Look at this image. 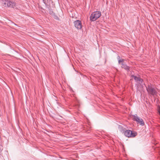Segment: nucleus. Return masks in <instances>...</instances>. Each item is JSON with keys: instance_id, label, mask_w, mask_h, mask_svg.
Returning <instances> with one entry per match:
<instances>
[{"instance_id": "obj_1", "label": "nucleus", "mask_w": 160, "mask_h": 160, "mask_svg": "<svg viewBox=\"0 0 160 160\" xmlns=\"http://www.w3.org/2000/svg\"><path fill=\"white\" fill-rule=\"evenodd\" d=\"M2 3L5 7L14 8L16 6V3L15 2L10 0H3Z\"/></svg>"}, {"instance_id": "obj_2", "label": "nucleus", "mask_w": 160, "mask_h": 160, "mask_svg": "<svg viewBox=\"0 0 160 160\" xmlns=\"http://www.w3.org/2000/svg\"><path fill=\"white\" fill-rule=\"evenodd\" d=\"M101 15V12L100 11H95L91 14L90 17V20L92 21H94L99 18Z\"/></svg>"}, {"instance_id": "obj_3", "label": "nucleus", "mask_w": 160, "mask_h": 160, "mask_svg": "<svg viewBox=\"0 0 160 160\" xmlns=\"http://www.w3.org/2000/svg\"><path fill=\"white\" fill-rule=\"evenodd\" d=\"M147 90L149 94L153 96L156 95L157 93L156 89L151 85L148 86V87L147 88Z\"/></svg>"}, {"instance_id": "obj_4", "label": "nucleus", "mask_w": 160, "mask_h": 160, "mask_svg": "<svg viewBox=\"0 0 160 160\" xmlns=\"http://www.w3.org/2000/svg\"><path fill=\"white\" fill-rule=\"evenodd\" d=\"M125 135L128 137H134L135 136L137 133L134 132H132L130 130H127L124 132Z\"/></svg>"}, {"instance_id": "obj_5", "label": "nucleus", "mask_w": 160, "mask_h": 160, "mask_svg": "<svg viewBox=\"0 0 160 160\" xmlns=\"http://www.w3.org/2000/svg\"><path fill=\"white\" fill-rule=\"evenodd\" d=\"M132 117V119L133 120L136 121L141 125H144V122L142 119L138 117L137 115H133Z\"/></svg>"}, {"instance_id": "obj_6", "label": "nucleus", "mask_w": 160, "mask_h": 160, "mask_svg": "<svg viewBox=\"0 0 160 160\" xmlns=\"http://www.w3.org/2000/svg\"><path fill=\"white\" fill-rule=\"evenodd\" d=\"M132 77L134 79L137 83H138V84H140L141 86L143 87V85H144V84L142 79L139 77L134 76H132Z\"/></svg>"}, {"instance_id": "obj_7", "label": "nucleus", "mask_w": 160, "mask_h": 160, "mask_svg": "<svg viewBox=\"0 0 160 160\" xmlns=\"http://www.w3.org/2000/svg\"><path fill=\"white\" fill-rule=\"evenodd\" d=\"M75 27L78 29H80L82 28V23L81 21L79 20H77L74 22Z\"/></svg>"}, {"instance_id": "obj_8", "label": "nucleus", "mask_w": 160, "mask_h": 160, "mask_svg": "<svg viewBox=\"0 0 160 160\" xmlns=\"http://www.w3.org/2000/svg\"><path fill=\"white\" fill-rule=\"evenodd\" d=\"M122 68H123L126 70H128L129 69V67L128 66L126 65L124 63L122 62Z\"/></svg>"}, {"instance_id": "obj_9", "label": "nucleus", "mask_w": 160, "mask_h": 160, "mask_svg": "<svg viewBox=\"0 0 160 160\" xmlns=\"http://www.w3.org/2000/svg\"><path fill=\"white\" fill-rule=\"evenodd\" d=\"M158 112L159 113V114L160 116V107H158Z\"/></svg>"}, {"instance_id": "obj_10", "label": "nucleus", "mask_w": 160, "mask_h": 160, "mask_svg": "<svg viewBox=\"0 0 160 160\" xmlns=\"http://www.w3.org/2000/svg\"><path fill=\"white\" fill-rule=\"evenodd\" d=\"M123 59H122V60H118V63L119 64H120L121 63V62H123Z\"/></svg>"}]
</instances>
